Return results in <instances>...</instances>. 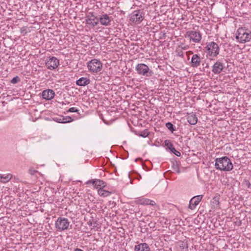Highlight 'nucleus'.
I'll list each match as a JSON object with an SVG mask.
<instances>
[{
	"mask_svg": "<svg viewBox=\"0 0 251 251\" xmlns=\"http://www.w3.org/2000/svg\"><path fill=\"white\" fill-rule=\"evenodd\" d=\"M215 167L216 169L222 171H230L233 169L232 163L227 156L216 158Z\"/></svg>",
	"mask_w": 251,
	"mask_h": 251,
	"instance_id": "f257e3e1",
	"label": "nucleus"
},
{
	"mask_svg": "<svg viewBox=\"0 0 251 251\" xmlns=\"http://www.w3.org/2000/svg\"><path fill=\"white\" fill-rule=\"evenodd\" d=\"M236 39L240 43H245L251 39V31L244 27L238 29L236 33Z\"/></svg>",
	"mask_w": 251,
	"mask_h": 251,
	"instance_id": "f03ea898",
	"label": "nucleus"
},
{
	"mask_svg": "<svg viewBox=\"0 0 251 251\" xmlns=\"http://www.w3.org/2000/svg\"><path fill=\"white\" fill-rule=\"evenodd\" d=\"M70 222L64 217H58L55 223V227L58 231H62L68 229Z\"/></svg>",
	"mask_w": 251,
	"mask_h": 251,
	"instance_id": "7ed1b4c3",
	"label": "nucleus"
},
{
	"mask_svg": "<svg viewBox=\"0 0 251 251\" xmlns=\"http://www.w3.org/2000/svg\"><path fill=\"white\" fill-rule=\"evenodd\" d=\"M87 67L91 72L97 73L101 70L102 64L100 60L94 59L88 62Z\"/></svg>",
	"mask_w": 251,
	"mask_h": 251,
	"instance_id": "20e7f679",
	"label": "nucleus"
},
{
	"mask_svg": "<svg viewBox=\"0 0 251 251\" xmlns=\"http://www.w3.org/2000/svg\"><path fill=\"white\" fill-rule=\"evenodd\" d=\"M135 70L140 75L149 77L153 74L152 71L150 70L149 67L144 63L138 64L135 67Z\"/></svg>",
	"mask_w": 251,
	"mask_h": 251,
	"instance_id": "39448f33",
	"label": "nucleus"
},
{
	"mask_svg": "<svg viewBox=\"0 0 251 251\" xmlns=\"http://www.w3.org/2000/svg\"><path fill=\"white\" fill-rule=\"evenodd\" d=\"M207 53L209 56L216 57L219 54L220 48L214 42L209 43L206 46Z\"/></svg>",
	"mask_w": 251,
	"mask_h": 251,
	"instance_id": "423d86ee",
	"label": "nucleus"
},
{
	"mask_svg": "<svg viewBox=\"0 0 251 251\" xmlns=\"http://www.w3.org/2000/svg\"><path fill=\"white\" fill-rule=\"evenodd\" d=\"M185 37H188L190 41L196 43H200L201 40V34L199 31L191 30L186 32Z\"/></svg>",
	"mask_w": 251,
	"mask_h": 251,
	"instance_id": "0eeeda50",
	"label": "nucleus"
},
{
	"mask_svg": "<svg viewBox=\"0 0 251 251\" xmlns=\"http://www.w3.org/2000/svg\"><path fill=\"white\" fill-rule=\"evenodd\" d=\"M144 13L141 10L135 11L130 17V20L137 24L140 23L144 19Z\"/></svg>",
	"mask_w": 251,
	"mask_h": 251,
	"instance_id": "6e6552de",
	"label": "nucleus"
},
{
	"mask_svg": "<svg viewBox=\"0 0 251 251\" xmlns=\"http://www.w3.org/2000/svg\"><path fill=\"white\" fill-rule=\"evenodd\" d=\"M85 21L87 25L92 26L93 27L96 26L99 23V18L93 12L89 13L86 17Z\"/></svg>",
	"mask_w": 251,
	"mask_h": 251,
	"instance_id": "1a4fd4ad",
	"label": "nucleus"
},
{
	"mask_svg": "<svg viewBox=\"0 0 251 251\" xmlns=\"http://www.w3.org/2000/svg\"><path fill=\"white\" fill-rule=\"evenodd\" d=\"M59 64V60L54 56L50 57L49 60L46 62L47 68L50 70L56 69Z\"/></svg>",
	"mask_w": 251,
	"mask_h": 251,
	"instance_id": "9d476101",
	"label": "nucleus"
},
{
	"mask_svg": "<svg viewBox=\"0 0 251 251\" xmlns=\"http://www.w3.org/2000/svg\"><path fill=\"white\" fill-rule=\"evenodd\" d=\"M203 198L202 195H199L193 197L189 201V208L191 210L194 209L200 203Z\"/></svg>",
	"mask_w": 251,
	"mask_h": 251,
	"instance_id": "9b49d317",
	"label": "nucleus"
},
{
	"mask_svg": "<svg viewBox=\"0 0 251 251\" xmlns=\"http://www.w3.org/2000/svg\"><path fill=\"white\" fill-rule=\"evenodd\" d=\"M112 18L109 17L108 14H102L99 18V22L102 25L108 26L111 25Z\"/></svg>",
	"mask_w": 251,
	"mask_h": 251,
	"instance_id": "f8f14e48",
	"label": "nucleus"
},
{
	"mask_svg": "<svg viewBox=\"0 0 251 251\" xmlns=\"http://www.w3.org/2000/svg\"><path fill=\"white\" fill-rule=\"evenodd\" d=\"M136 202L138 204L155 205L156 203L154 201L148 199L139 198L136 200Z\"/></svg>",
	"mask_w": 251,
	"mask_h": 251,
	"instance_id": "ddd939ff",
	"label": "nucleus"
},
{
	"mask_svg": "<svg viewBox=\"0 0 251 251\" xmlns=\"http://www.w3.org/2000/svg\"><path fill=\"white\" fill-rule=\"evenodd\" d=\"M224 69L222 63L220 61L216 62L212 66V71L215 74H219Z\"/></svg>",
	"mask_w": 251,
	"mask_h": 251,
	"instance_id": "4468645a",
	"label": "nucleus"
},
{
	"mask_svg": "<svg viewBox=\"0 0 251 251\" xmlns=\"http://www.w3.org/2000/svg\"><path fill=\"white\" fill-rule=\"evenodd\" d=\"M164 143L165 146L170 150L171 152L173 153L177 156H180L181 155L180 152L176 150L170 140H166Z\"/></svg>",
	"mask_w": 251,
	"mask_h": 251,
	"instance_id": "2eb2a0df",
	"label": "nucleus"
},
{
	"mask_svg": "<svg viewBox=\"0 0 251 251\" xmlns=\"http://www.w3.org/2000/svg\"><path fill=\"white\" fill-rule=\"evenodd\" d=\"M54 92L51 89L45 90L42 93L43 98L47 100H51L54 98Z\"/></svg>",
	"mask_w": 251,
	"mask_h": 251,
	"instance_id": "dca6fc26",
	"label": "nucleus"
},
{
	"mask_svg": "<svg viewBox=\"0 0 251 251\" xmlns=\"http://www.w3.org/2000/svg\"><path fill=\"white\" fill-rule=\"evenodd\" d=\"M201 62V60L200 57L198 54H194L193 55L191 64V66L194 68H197L200 65Z\"/></svg>",
	"mask_w": 251,
	"mask_h": 251,
	"instance_id": "f3484780",
	"label": "nucleus"
},
{
	"mask_svg": "<svg viewBox=\"0 0 251 251\" xmlns=\"http://www.w3.org/2000/svg\"><path fill=\"white\" fill-rule=\"evenodd\" d=\"M91 81L89 78L82 77L76 81V84L80 86H85L90 84Z\"/></svg>",
	"mask_w": 251,
	"mask_h": 251,
	"instance_id": "a211bd4d",
	"label": "nucleus"
},
{
	"mask_svg": "<svg viewBox=\"0 0 251 251\" xmlns=\"http://www.w3.org/2000/svg\"><path fill=\"white\" fill-rule=\"evenodd\" d=\"M187 121L192 125H195L197 123L198 118L195 114L194 113H191L187 115Z\"/></svg>",
	"mask_w": 251,
	"mask_h": 251,
	"instance_id": "6ab92c4d",
	"label": "nucleus"
},
{
	"mask_svg": "<svg viewBox=\"0 0 251 251\" xmlns=\"http://www.w3.org/2000/svg\"><path fill=\"white\" fill-rule=\"evenodd\" d=\"M135 251H150V249L147 244L142 243L135 246Z\"/></svg>",
	"mask_w": 251,
	"mask_h": 251,
	"instance_id": "aec40b11",
	"label": "nucleus"
},
{
	"mask_svg": "<svg viewBox=\"0 0 251 251\" xmlns=\"http://www.w3.org/2000/svg\"><path fill=\"white\" fill-rule=\"evenodd\" d=\"M98 194L99 195L101 196V197H108L111 194V192H109L108 191H106V190H104L103 188H100L98 190Z\"/></svg>",
	"mask_w": 251,
	"mask_h": 251,
	"instance_id": "412c9836",
	"label": "nucleus"
},
{
	"mask_svg": "<svg viewBox=\"0 0 251 251\" xmlns=\"http://www.w3.org/2000/svg\"><path fill=\"white\" fill-rule=\"evenodd\" d=\"M12 177V176L11 174H7L6 175H1L0 176V181L3 183H6L8 182Z\"/></svg>",
	"mask_w": 251,
	"mask_h": 251,
	"instance_id": "4be33fe9",
	"label": "nucleus"
},
{
	"mask_svg": "<svg viewBox=\"0 0 251 251\" xmlns=\"http://www.w3.org/2000/svg\"><path fill=\"white\" fill-rule=\"evenodd\" d=\"M105 182L100 179H96L95 188L99 189L100 188H104L105 186Z\"/></svg>",
	"mask_w": 251,
	"mask_h": 251,
	"instance_id": "5701e85b",
	"label": "nucleus"
},
{
	"mask_svg": "<svg viewBox=\"0 0 251 251\" xmlns=\"http://www.w3.org/2000/svg\"><path fill=\"white\" fill-rule=\"evenodd\" d=\"M212 206L215 207L219 204V196L215 197L213 198L211 201Z\"/></svg>",
	"mask_w": 251,
	"mask_h": 251,
	"instance_id": "b1692460",
	"label": "nucleus"
},
{
	"mask_svg": "<svg viewBox=\"0 0 251 251\" xmlns=\"http://www.w3.org/2000/svg\"><path fill=\"white\" fill-rule=\"evenodd\" d=\"M166 126L172 133H173V132L176 130V128L174 126L171 122L167 123L166 124Z\"/></svg>",
	"mask_w": 251,
	"mask_h": 251,
	"instance_id": "393cba45",
	"label": "nucleus"
},
{
	"mask_svg": "<svg viewBox=\"0 0 251 251\" xmlns=\"http://www.w3.org/2000/svg\"><path fill=\"white\" fill-rule=\"evenodd\" d=\"M172 168L174 171L176 172L177 174L180 173V170L179 169V166L177 162L173 163Z\"/></svg>",
	"mask_w": 251,
	"mask_h": 251,
	"instance_id": "a878e982",
	"label": "nucleus"
},
{
	"mask_svg": "<svg viewBox=\"0 0 251 251\" xmlns=\"http://www.w3.org/2000/svg\"><path fill=\"white\" fill-rule=\"evenodd\" d=\"M62 120L64 121V123H70L73 121L70 116L62 117Z\"/></svg>",
	"mask_w": 251,
	"mask_h": 251,
	"instance_id": "bb28decb",
	"label": "nucleus"
},
{
	"mask_svg": "<svg viewBox=\"0 0 251 251\" xmlns=\"http://www.w3.org/2000/svg\"><path fill=\"white\" fill-rule=\"evenodd\" d=\"M149 134V132L147 129H145L144 131H142L139 134V136L145 138L147 137Z\"/></svg>",
	"mask_w": 251,
	"mask_h": 251,
	"instance_id": "cd10ccee",
	"label": "nucleus"
},
{
	"mask_svg": "<svg viewBox=\"0 0 251 251\" xmlns=\"http://www.w3.org/2000/svg\"><path fill=\"white\" fill-rule=\"evenodd\" d=\"M19 81H20V78L19 76H16L11 79L10 82L13 84H15L19 82Z\"/></svg>",
	"mask_w": 251,
	"mask_h": 251,
	"instance_id": "c85d7f7f",
	"label": "nucleus"
},
{
	"mask_svg": "<svg viewBox=\"0 0 251 251\" xmlns=\"http://www.w3.org/2000/svg\"><path fill=\"white\" fill-rule=\"evenodd\" d=\"M176 55L177 56L181 57H183L184 55H183V52L182 50H180V49H179L178 48L176 50Z\"/></svg>",
	"mask_w": 251,
	"mask_h": 251,
	"instance_id": "c756f323",
	"label": "nucleus"
},
{
	"mask_svg": "<svg viewBox=\"0 0 251 251\" xmlns=\"http://www.w3.org/2000/svg\"><path fill=\"white\" fill-rule=\"evenodd\" d=\"M36 173H38V172L37 170H34L32 168H30L28 170V173L32 176H34Z\"/></svg>",
	"mask_w": 251,
	"mask_h": 251,
	"instance_id": "7c9ffc66",
	"label": "nucleus"
},
{
	"mask_svg": "<svg viewBox=\"0 0 251 251\" xmlns=\"http://www.w3.org/2000/svg\"><path fill=\"white\" fill-rule=\"evenodd\" d=\"M20 32L23 35H25L27 33V27H22L20 29Z\"/></svg>",
	"mask_w": 251,
	"mask_h": 251,
	"instance_id": "2f4dec72",
	"label": "nucleus"
},
{
	"mask_svg": "<svg viewBox=\"0 0 251 251\" xmlns=\"http://www.w3.org/2000/svg\"><path fill=\"white\" fill-rule=\"evenodd\" d=\"M178 48L181 50H186L188 49L189 46L185 45L184 44H181V45L179 46Z\"/></svg>",
	"mask_w": 251,
	"mask_h": 251,
	"instance_id": "473e14b6",
	"label": "nucleus"
},
{
	"mask_svg": "<svg viewBox=\"0 0 251 251\" xmlns=\"http://www.w3.org/2000/svg\"><path fill=\"white\" fill-rule=\"evenodd\" d=\"M79 111V110L75 107H71L69 109V110L67 111L68 112H77L78 113Z\"/></svg>",
	"mask_w": 251,
	"mask_h": 251,
	"instance_id": "72a5a7b5",
	"label": "nucleus"
},
{
	"mask_svg": "<svg viewBox=\"0 0 251 251\" xmlns=\"http://www.w3.org/2000/svg\"><path fill=\"white\" fill-rule=\"evenodd\" d=\"M96 179H91V180H89V181H88L87 182V184H89V183H91L93 185H94V186H95V184H96Z\"/></svg>",
	"mask_w": 251,
	"mask_h": 251,
	"instance_id": "f704fd0d",
	"label": "nucleus"
},
{
	"mask_svg": "<svg viewBox=\"0 0 251 251\" xmlns=\"http://www.w3.org/2000/svg\"><path fill=\"white\" fill-rule=\"evenodd\" d=\"M56 121L58 123H64V121L62 120V117L60 118H56Z\"/></svg>",
	"mask_w": 251,
	"mask_h": 251,
	"instance_id": "c9c22d12",
	"label": "nucleus"
},
{
	"mask_svg": "<svg viewBox=\"0 0 251 251\" xmlns=\"http://www.w3.org/2000/svg\"><path fill=\"white\" fill-rule=\"evenodd\" d=\"M186 244L184 243V242H182L181 243V245H180V247L182 249H183L185 247Z\"/></svg>",
	"mask_w": 251,
	"mask_h": 251,
	"instance_id": "e433bc0d",
	"label": "nucleus"
},
{
	"mask_svg": "<svg viewBox=\"0 0 251 251\" xmlns=\"http://www.w3.org/2000/svg\"><path fill=\"white\" fill-rule=\"evenodd\" d=\"M247 185L248 186V188H250L251 186V183L249 181H246Z\"/></svg>",
	"mask_w": 251,
	"mask_h": 251,
	"instance_id": "4c0bfd02",
	"label": "nucleus"
},
{
	"mask_svg": "<svg viewBox=\"0 0 251 251\" xmlns=\"http://www.w3.org/2000/svg\"><path fill=\"white\" fill-rule=\"evenodd\" d=\"M75 251H83L80 249L76 248L75 250Z\"/></svg>",
	"mask_w": 251,
	"mask_h": 251,
	"instance_id": "58836bf2",
	"label": "nucleus"
},
{
	"mask_svg": "<svg viewBox=\"0 0 251 251\" xmlns=\"http://www.w3.org/2000/svg\"><path fill=\"white\" fill-rule=\"evenodd\" d=\"M189 54H193V51H189L188 52H187V54L188 55Z\"/></svg>",
	"mask_w": 251,
	"mask_h": 251,
	"instance_id": "ea45409f",
	"label": "nucleus"
},
{
	"mask_svg": "<svg viewBox=\"0 0 251 251\" xmlns=\"http://www.w3.org/2000/svg\"><path fill=\"white\" fill-rule=\"evenodd\" d=\"M88 225H89L90 226H91L92 225V222H91V221H89V222H88Z\"/></svg>",
	"mask_w": 251,
	"mask_h": 251,
	"instance_id": "a19ab883",
	"label": "nucleus"
}]
</instances>
